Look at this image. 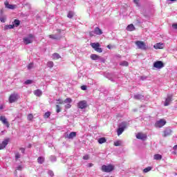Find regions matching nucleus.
<instances>
[{
	"label": "nucleus",
	"mask_w": 177,
	"mask_h": 177,
	"mask_svg": "<svg viewBox=\"0 0 177 177\" xmlns=\"http://www.w3.org/2000/svg\"><path fill=\"white\" fill-rule=\"evenodd\" d=\"M60 55H59V53H55L54 54H53V59L54 60H57L58 59H60Z\"/></svg>",
	"instance_id": "b1692460"
},
{
	"label": "nucleus",
	"mask_w": 177,
	"mask_h": 177,
	"mask_svg": "<svg viewBox=\"0 0 177 177\" xmlns=\"http://www.w3.org/2000/svg\"><path fill=\"white\" fill-rule=\"evenodd\" d=\"M122 145V141L121 140H118L114 142V146H121Z\"/></svg>",
	"instance_id": "72a5a7b5"
},
{
	"label": "nucleus",
	"mask_w": 177,
	"mask_h": 177,
	"mask_svg": "<svg viewBox=\"0 0 177 177\" xmlns=\"http://www.w3.org/2000/svg\"><path fill=\"white\" fill-rule=\"evenodd\" d=\"M174 150H177V145H174V147H173Z\"/></svg>",
	"instance_id": "6e6d98bb"
},
{
	"label": "nucleus",
	"mask_w": 177,
	"mask_h": 177,
	"mask_svg": "<svg viewBox=\"0 0 177 177\" xmlns=\"http://www.w3.org/2000/svg\"><path fill=\"white\" fill-rule=\"evenodd\" d=\"M135 30V26L133 24H130L127 27V31H133Z\"/></svg>",
	"instance_id": "5701e85b"
},
{
	"label": "nucleus",
	"mask_w": 177,
	"mask_h": 177,
	"mask_svg": "<svg viewBox=\"0 0 177 177\" xmlns=\"http://www.w3.org/2000/svg\"><path fill=\"white\" fill-rule=\"evenodd\" d=\"M91 59L92 60H99V59H100V57L96 54H92L91 55Z\"/></svg>",
	"instance_id": "412c9836"
},
{
	"label": "nucleus",
	"mask_w": 177,
	"mask_h": 177,
	"mask_svg": "<svg viewBox=\"0 0 177 177\" xmlns=\"http://www.w3.org/2000/svg\"><path fill=\"white\" fill-rule=\"evenodd\" d=\"M49 38H51L52 39H60V37L56 35H49Z\"/></svg>",
	"instance_id": "a878e982"
},
{
	"label": "nucleus",
	"mask_w": 177,
	"mask_h": 177,
	"mask_svg": "<svg viewBox=\"0 0 177 177\" xmlns=\"http://www.w3.org/2000/svg\"><path fill=\"white\" fill-rule=\"evenodd\" d=\"M0 121H1V122L6 125V127H7V128H9L10 127V124L8 122V119H6V118L5 116H1L0 117Z\"/></svg>",
	"instance_id": "f8f14e48"
},
{
	"label": "nucleus",
	"mask_w": 177,
	"mask_h": 177,
	"mask_svg": "<svg viewBox=\"0 0 177 177\" xmlns=\"http://www.w3.org/2000/svg\"><path fill=\"white\" fill-rule=\"evenodd\" d=\"M107 48H108V49H111V45H108Z\"/></svg>",
	"instance_id": "4d7b16f0"
},
{
	"label": "nucleus",
	"mask_w": 177,
	"mask_h": 177,
	"mask_svg": "<svg viewBox=\"0 0 177 177\" xmlns=\"http://www.w3.org/2000/svg\"><path fill=\"white\" fill-rule=\"evenodd\" d=\"M9 143V140L6 139L4 140L2 143L0 144V150H3L6 146H8V144Z\"/></svg>",
	"instance_id": "2eb2a0df"
},
{
	"label": "nucleus",
	"mask_w": 177,
	"mask_h": 177,
	"mask_svg": "<svg viewBox=\"0 0 177 177\" xmlns=\"http://www.w3.org/2000/svg\"><path fill=\"white\" fill-rule=\"evenodd\" d=\"M153 67L154 68H158L160 70L164 67V63H162L161 61H157L153 64Z\"/></svg>",
	"instance_id": "9d476101"
},
{
	"label": "nucleus",
	"mask_w": 177,
	"mask_h": 177,
	"mask_svg": "<svg viewBox=\"0 0 177 177\" xmlns=\"http://www.w3.org/2000/svg\"><path fill=\"white\" fill-rule=\"evenodd\" d=\"M15 158L16 160H18V158H20V153H19V152L15 153Z\"/></svg>",
	"instance_id": "37998d69"
},
{
	"label": "nucleus",
	"mask_w": 177,
	"mask_h": 177,
	"mask_svg": "<svg viewBox=\"0 0 177 177\" xmlns=\"http://www.w3.org/2000/svg\"><path fill=\"white\" fill-rule=\"evenodd\" d=\"M4 5L6 6V8H7V9H16V8H17V6L16 5H12V4H9V2L6 1L4 2Z\"/></svg>",
	"instance_id": "dca6fc26"
},
{
	"label": "nucleus",
	"mask_w": 177,
	"mask_h": 177,
	"mask_svg": "<svg viewBox=\"0 0 177 177\" xmlns=\"http://www.w3.org/2000/svg\"><path fill=\"white\" fill-rule=\"evenodd\" d=\"M83 160H89V156L85 155L84 156H83Z\"/></svg>",
	"instance_id": "49530a36"
},
{
	"label": "nucleus",
	"mask_w": 177,
	"mask_h": 177,
	"mask_svg": "<svg viewBox=\"0 0 177 177\" xmlns=\"http://www.w3.org/2000/svg\"><path fill=\"white\" fill-rule=\"evenodd\" d=\"M17 100H19V93H12L8 98L9 103H15Z\"/></svg>",
	"instance_id": "7ed1b4c3"
},
{
	"label": "nucleus",
	"mask_w": 177,
	"mask_h": 177,
	"mask_svg": "<svg viewBox=\"0 0 177 177\" xmlns=\"http://www.w3.org/2000/svg\"><path fill=\"white\" fill-rule=\"evenodd\" d=\"M114 169V166L109 165H102V171L103 172H111Z\"/></svg>",
	"instance_id": "6e6552de"
},
{
	"label": "nucleus",
	"mask_w": 177,
	"mask_h": 177,
	"mask_svg": "<svg viewBox=\"0 0 177 177\" xmlns=\"http://www.w3.org/2000/svg\"><path fill=\"white\" fill-rule=\"evenodd\" d=\"M71 102H73V100H71V98H66L64 101V103H65L66 104L71 103Z\"/></svg>",
	"instance_id": "473e14b6"
},
{
	"label": "nucleus",
	"mask_w": 177,
	"mask_h": 177,
	"mask_svg": "<svg viewBox=\"0 0 177 177\" xmlns=\"http://www.w3.org/2000/svg\"><path fill=\"white\" fill-rule=\"evenodd\" d=\"M152 169L151 167H148L144 169L143 172L145 174H147V172H150V170Z\"/></svg>",
	"instance_id": "2f4dec72"
},
{
	"label": "nucleus",
	"mask_w": 177,
	"mask_h": 177,
	"mask_svg": "<svg viewBox=\"0 0 177 177\" xmlns=\"http://www.w3.org/2000/svg\"><path fill=\"white\" fill-rule=\"evenodd\" d=\"M54 66V64H53V62L52 61H49L48 63H47V67H49V68H52Z\"/></svg>",
	"instance_id": "7c9ffc66"
},
{
	"label": "nucleus",
	"mask_w": 177,
	"mask_h": 177,
	"mask_svg": "<svg viewBox=\"0 0 177 177\" xmlns=\"http://www.w3.org/2000/svg\"><path fill=\"white\" fill-rule=\"evenodd\" d=\"M98 143H100V145H103V143H106V138H101L98 140Z\"/></svg>",
	"instance_id": "cd10ccee"
},
{
	"label": "nucleus",
	"mask_w": 177,
	"mask_h": 177,
	"mask_svg": "<svg viewBox=\"0 0 177 177\" xmlns=\"http://www.w3.org/2000/svg\"><path fill=\"white\" fill-rule=\"evenodd\" d=\"M32 80H27L25 82H24V84H25V85H30V84H32Z\"/></svg>",
	"instance_id": "c9c22d12"
},
{
	"label": "nucleus",
	"mask_w": 177,
	"mask_h": 177,
	"mask_svg": "<svg viewBox=\"0 0 177 177\" xmlns=\"http://www.w3.org/2000/svg\"><path fill=\"white\" fill-rule=\"evenodd\" d=\"M162 159V156L160 154H155L153 156V160H156V161H160V160Z\"/></svg>",
	"instance_id": "6ab92c4d"
},
{
	"label": "nucleus",
	"mask_w": 177,
	"mask_h": 177,
	"mask_svg": "<svg viewBox=\"0 0 177 177\" xmlns=\"http://www.w3.org/2000/svg\"><path fill=\"white\" fill-rule=\"evenodd\" d=\"M81 89H82V91H86V86H81Z\"/></svg>",
	"instance_id": "8fccbe9b"
},
{
	"label": "nucleus",
	"mask_w": 177,
	"mask_h": 177,
	"mask_svg": "<svg viewBox=\"0 0 177 177\" xmlns=\"http://www.w3.org/2000/svg\"><path fill=\"white\" fill-rule=\"evenodd\" d=\"M57 102H59L57 103H59V104H63V103H64V102L62 99L57 100Z\"/></svg>",
	"instance_id": "a18cd8bd"
},
{
	"label": "nucleus",
	"mask_w": 177,
	"mask_h": 177,
	"mask_svg": "<svg viewBox=\"0 0 177 177\" xmlns=\"http://www.w3.org/2000/svg\"><path fill=\"white\" fill-rule=\"evenodd\" d=\"M91 46H92L96 52H98V53L103 52V49L100 48V44L99 43H91Z\"/></svg>",
	"instance_id": "0eeeda50"
},
{
	"label": "nucleus",
	"mask_w": 177,
	"mask_h": 177,
	"mask_svg": "<svg viewBox=\"0 0 177 177\" xmlns=\"http://www.w3.org/2000/svg\"><path fill=\"white\" fill-rule=\"evenodd\" d=\"M77 109L84 110L88 107V102L86 100H81L77 104Z\"/></svg>",
	"instance_id": "20e7f679"
},
{
	"label": "nucleus",
	"mask_w": 177,
	"mask_h": 177,
	"mask_svg": "<svg viewBox=\"0 0 177 177\" xmlns=\"http://www.w3.org/2000/svg\"><path fill=\"white\" fill-rule=\"evenodd\" d=\"M134 99H136L137 100H140V99H143V95L140 94L135 95Z\"/></svg>",
	"instance_id": "bb28decb"
},
{
	"label": "nucleus",
	"mask_w": 177,
	"mask_h": 177,
	"mask_svg": "<svg viewBox=\"0 0 177 177\" xmlns=\"http://www.w3.org/2000/svg\"><path fill=\"white\" fill-rule=\"evenodd\" d=\"M135 44L136 45L138 49H141V50H147L149 46L142 41H136Z\"/></svg>",
	"instance_id": "f257e3e1"
},
{
	"label": "nucleus",
	"mask_w": 177,
	"mask_h": 177,
	"mask_svg": "<svg viewBox=\"0 0 177 177\" xmlns=\"http://www.w3.org/2000/svg\"><path fill=\"white\" fill-rule=\"evenodd\" d=\"M165 124H167L165 119H160L156 122L155 126L156 128H162Z\"/></svg>",
	"instance_id": "1a4fd4ad"
},
{
	"label": "nucleus",
	"mask_w": 177,
	"mask_h": 177,
	"mask_svg": "<svg viewBox=\"0 0 177 177\" xmlns=\"http://www.w3.org/2000/svg\"><path fill=\"white\" fill-rule=\"evenodd\" d=\"M75 136H77V133L72 131L66 136V138H68V139H73V138H75Z\"/></svg>",
	"instance_id": "a211bd4d"
},
{
	"label": "nucleus",
	"mask_w": 177,
	"mask_h": 177,
	"mask_svg": "<svg viewBox=\"0 0 177 177\" xmlns=\"http://www.w3.org/2000/svg\"><path fill=\"white\" fill-rule=\"evenodd\" d=\"M48 175L50 176L51 177H53V175H54L53 171H48Z\"/></svg>",
	"instance_id": "09e8293b"
},
{
	"label": "nucleus",
	"mask_w": 177,
	"mask_h": 177,
	"mask_svg": "<svg viewBox=\"0 0 177 177\" xmlns=\"http://www.w3.org/2000/svg\"><path fill=\"white\" fill-rule=\"evenodd\" d=\"M34 38L35 37L32 34L28 35V36L24 37V44H25V45H28V44H32V42H34Z\"/></svg>",
	"instance_id": "f03ea898"
},
{
	"label": "nucleus",
	"mask_w": 177,
	"mask_h": 177,
	"mask_svg": "<svg viewBox=\"0 0 177 177\" xmlns=\"http://www.w3.org/2000/svg\"><path fill=\"white\" fill-rule=\"evenodd\" d=\"M172 97H174L172 95H167L165 100V102L164 103V106H169L171 104V102H172Z\"/></svg>",
	"instance_id": "9b49d317"
},
{
	"label": "nucleus",
	"mask_w": 177,
	"mask_h": 177,
	"mask_svg": "<svg viewBox=\"0 0 177 177\" xmlns=\"http://www.w3.org/2000/svg\"><path fill=\"white\" fill-rule=\"evenodd\" d=\"M34 118V116L32 115V114H29L28 115V120H29V121H31V120H32Z\"/></svg>",
	"instance_id": "a19ab883"
},
{
	"label": "nucleus",
	"mask_w": 177,
	"mask_h": 177,
	"mask_svg": "<svg viewBox=\"0 0 177 177\" xmlns=\"http://www.w3.org/2000/svg\"><path fill=\"white\" fill-rule=\"evenodd\" d=\"M169 1H171V2H174V1H176V0H169Z\"/></svg>",
	"instance_id": "052dcab7"
},
{
	"label": "nucleus",
	"mask_w": 177,
	"mask_h": 177,
	"mask_svg": "<svg viewBox=\"0 0 177 177\" xmlns=\"http://www.w3.org/2000/svg\"><path fill=\"white\" fill-rule=\"evenodd\" d=\"M12 28H15L13 25H6L4 26V30H12Z\"/></svg>",
	"instance_id": "c756f323"
},
{
	"label": "nucleus",
	"mask_w": 177,
	"mask_h": 177,
	"mask_svg": "<svg viewBox=\"0 0 177 177\" xmlns=\"http://www.w3.org/2000/svg\"><path fill=\"white\" fill-rule=\"evenodd\" d=\"M71 103L66 104L65 105V109H71Z\"/></svg>",
	"instance_id": "c03bdc74"
},
{
	"label": "nucleus",
	"mask_w": 177,
	"mask_h": 177,
	"mask_svg": "<svg viewBox=\"0 0 177 177\" xmlns=\"http://www.w3.org/2000/svg\"><path fill=\"white\" fill-rule=\"evenodd\" d=\"M125 128H127V122H123L119 124V128L118 129V136L122 134V132L125 131Z\"/></svg>",
	"instance_id": "39448f33"
},
{
	"label": "nucleus",
	"mask_w": 177,
	"mask_h": 177,
	"mask_svg": "<svg viewBox=\"0 0 177 177\" xmlns=\"http://www.w3.org/2000/svg\"><path fill=\"white\" fill-rule=\"evenodd\" d=\"M173 28H174L175 30H177V24H174L172 25Z\"/></svg>",
	"instance_id": "3c124183"
},
{
	"label": "nucleus",
	"mask_w": 177,
	"mask_h": 177,
	"mask_svg": "<svg viewBox=\"0 0 177 177\" xmlns=\"http://www.w3.org/2000/svg\"><path fill=\"white\" fill-rule=\"evenodd\" d=\"M163 133L164 138H167V136H169L171 133H172V130L171 129V128L167 127L165 129Z\"/></svg>",
	"instance_id": "ddd939ff"
},
{
	"label": "nucleus",
	"mask_w": 177,
	"mask_h": 177,
	"mask_svg": "<svg viewBox=\"0 0 177 177\" xmlns=\"http://www.w3.org/2000/svg\"><path fill=\"white\" fill-rule=\"evenodd\" d=\"M17 169L18 171H21V166H18V167H17Z\"/></svg>",
	"instance_id": "5fc2aeb1"
},
{
	"label": "nucleus",
	"mask_w": 177,
	"mask_h": 177,
	"mask_svg": "<svg viewBox=\"0 0 177 177\" xmlns=\"http://www.w3.org/2000/svg\"><path fill=\"white\" fill-rule=\"evenodd\" d=\"M20 151H21V153H24V151H26V149L24 148H21Z\"/></svg>",
	"instance_id": "864d4df0"
},
{
	"label": "nucleus",
	"mask_w": 177,
	"mask_h": 177,
	"mask_svg": "<svg viewBox=\"0 0 177 177\" xmlns=\"http://www.w3.org/2000/svg\"><path fill=\"white\" fill-rule=\"evenodd\" d=\"M44 161H45V158L44 157H39L37 158V162H39V164H42Z\"/></svg>",
	"instance_id": "c85d7f7f"
},
{
	"label": "nucleus",
	"mask_w": 177,
	"mask_h": 177,
	"mask_svg": "<svg viewBox=\"0 0 177 177\" xmlns=\"http://www.w3.org/2000/svg\"><path fill=\"white\" fill-rule=\"evenodd\" d=\"M0 21H1V23H5V21H6V17L1 16L0 17Z\"/></svg>",
	"instance_id": "e433bc0d"
},
{
	"label": "nucleus",
	"mask_w": 177,
	"mask_h": 177,
	"mask_svg": "<svg viewBox=\"0 0 177 177\" xmlns=\"http://www.w3.org/2000/svg\"><path fill=\"white\" fill-rule=\"evenodd\" d=\"M68 17L69 19H73V17L74 16V12H73L72 11H70L68 13Z\"/></svg>",
	"instance_id": "f704fd0d"
},
{
	"label": "nucleus",
	"mask_w": 177,
	"mask_h": 177,
	"mask_svg": "<svg viewBox=\"0 0 177 177\" xmlns=\"http://www.w3.org/2000/svg\"><path fill=\"white\" fill-rule=\"evenodd\" d=\"M136 138L137 139H140L141 140H146V139L147 138V136L142 133H138L136 135Z\"/></svg>",
	"instance_id": "4468645a"
},
{
	"label": "nucleus",
	"mask_w": 177,
	"mask_h": 177,
	"mask_svg": "<svg viewBox=\"0 0 177 177\" xmlns=\"http://www.w3.org/2000/svg\"><path fill=\"white\" fill-rule=\"evenodd\" d=\"M32 67H34V64L30 63L28 65V70H31V68H32Z\"/></svg>",
	"instance_id": "ea45409f"
},
{
	"label": "nucleus",
	"mask_w": 177,
	"mask_h": 177,
	"mask_svg": "<svg viewBox=\"0 0 177 177\" xmlns=\"http://www.w3.org/2000/svg\"><path fill=\"white\" fill-rule=\"evenodd\" d=\"M0 109H1V110H2V109H3V106H0Z\"/></svg>",
	"instance_id": "bf43d9fd"
},
{
	"label": "nucleus",
	"mask_w": 177,
	"mask_h": 177,
	"mask_svg": "<svg viewBox=\"0 0 177 177\" xmlns=\"http://www.w3.org/2000/svg\"><path fill=\"white\" fill-rule=\"evenodd\" d=\"M99 60H101V62H102V63H104V62H105L104 59H103V58H102V57H100Z\"/></svg>",
	"instance_id": "603ef678"
},
{
	"label": "nucleus",
	"mask_w": 177,
	"mask_h": 177,
	"mask_svg": "<svg viewBox=\"0 0 177 177\" xmlns=\"http://www.w3.org/2000/svg\"><path fill=\"white\" fill-rule=\"evenodd\" d=\"M155 49H162L164 48V44L157 43L153 46Z\"/></svg>",
	"instance_id": "f3484780"
},
{
	"label": "nucleus",
	"mask_w": 177,
	"mask_h": 177,
	"mask_svg": "<svg viewBox=\"0 0 177 177\" xmlns=\"http://www.w3.org/2000/svg\"><path fill=\"white\" fill-rule=\"evenodd\" d=\"M13 27H19L20 26V21L19 19H15L12 22Z\"/></svg>",
	"instance_id": "aec40b11"
},
{
	"label": "nucleus",
	"mask_w": 177,
	"mask_h": 177,
	"mask_svg": "<svg viewBox=\"0 0 177 177\" xmlns=\"http://www.w3.org/2000/svg\"><path fill=\"white\" fill-rule=\"evenodd\" d=\"M60 111H62V108H60V106L59 105H56V112L57 113H60Z\"/></svg>",
	"instance_id": "4c0bfd02"
},
{
	"label": "nucleus",
	"mask_w": 177,
	"mask_h": 177,
	"mask_svg": "<svg viewBox=\"0 0 177 177\" xmlns=\"http://www.w3.org/2000/svg\"><path fill=\"white\" fill-rule=\"evenodd\" d=\"M50 117V112H46L44 114V118H49Z\"/></svg>",
	"instance_id": "58836bf2"
},
{
	"label": "nucleus",
	"mask_w": 177,
	"mask_h": 177,
	"mask_svg": "<svg viewBox=\"0 0 177 177\" xmlns=\"http://www.w3.org/2000/svg\"><path fill=\"white\" fill-rule=\"evenodd\" d=\"M34 95H35V96H41L42 95V91L37 89L36 91H34Z\"/></svg>",
	"instance_id": "4be33fe9"
},
{
	"label": "nucleus",
	"mask_w": 177,
	"mask_h": 177,
	"mask_svg": "<svg viewBox=\"0 0 177 177\" xmlns=\"http://www.w3.org/2000/svg\"><path fill=\"white\" fill-rule=\"evenodd\" d=\"M141 80H146V77H141Z\"/></svg>",
	"instance_id": "13d9d810"
},
{
	"label": "nucleus",
	"mask_w": 177,
	"mask_h": 177,
	"mask_svg": "<svg viewBox=\"0 0 177 177\" xmlns=\"http://www.w3.org/2000/svg\"><path fill=\"white\" fill-rule=\"evenodd\" d=\"M103 32L100 30L99 27H96L94 31H91L89 32L90 37H95V35H102Z\"/></svg>",
	"instance_id": "423d86ee"
},
{
	"label": "nucleus",
	"mask_w": 177,
	"mask_h": 177,
	"mask_svg": "<svg viewBox=\"0 0 177 177\" xmlns=\"http://www.w3.org/2000/svg\"><path fill=\"white\" fill-rule=\"evenodd\" d=\"M50 160L53 162H55V161H56V157L55 156H50Z\"/></svg>",
	"instance_id": "79ce46f5"
},
{
	"label": "nucleus",
	"mask_w": 177,
	"mask_h": 177,
	"mask_svg": "<svg viewBox=\"0 0 177 177\" xmlns=\"http://www.w3.org/2000/svg\"><path fill=\"white\" fill-rule=\"evenodd\" d=\"M133 2L137 6H139V0H133Z\"/></svg>",
	"instance_id": "de8ad7c7"
},
{
	"label": "nucleus",
	"mask_w": 177,
	"mask_h": 177,
	"mask_svg": "<svg viewBox=\"0 0 177 177\" xmlns=\"http://www.w3.org/2000/svg\"><path fill=\"white\" fill-rule=\"evenodd\" d=\"M129 64L127 61H122L120 62V66H122V67H128Z\"/></svg>",
	"instance_id": "393cba45"
}]
</instances>
